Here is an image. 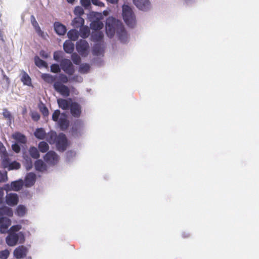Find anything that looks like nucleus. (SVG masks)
<instances>
[{
    "label": "nucleus",
    "instance_id": "56",
    "mask_svg": "<svg viewBox=\"0 0 259 259\" xmlns=\"http://www.w3.org/2000/svg\"><path fill=\"white\" fill-rule=\"evenodd\" d=\"M102 62V59L99 57L95 58L93 61V63L98 66H100L101 65Z\"/></svg>",
    "mask_w": 259,
    "mask_h": 259
},
{
    "label": "nucleus",
    "instance_id": "61",
    "mask_svg": "<svg viewBox=\"0 0 259 259\" xmlns=\"http://www.w3.org/2000/svg\"><path fill=\"white\" fill-rule=\"evenodd\" d=\"M13 121H14V117H12L11 118H10L9 119V118L7 119V125L10 126L12 124V122H13Z\"/></svg>",
    "mask_w": 259,
    "mask_h": 259
},
{
    "label": "nucleus",
    "instance_id": "22",
    "mask_svg": "<svg viewBox=\"0 0 259 259\" xmlns=\"http://www.w3.org/2000/svg\"><path fill=\"white\" fill-rule=\"evenodd\" d=\"M93 54L96 56H99L104 53V49L102 43H96L93 48Z\"/></svg>",
    "mask_w": 259,
    "mask_h": 259
},
{
    "label": "nucleus",
    "instance_id": "30",
    "mask_svg": "<svg viewBox=\"0 0 259 259\" xmlns=\"http://www.w3.org/2000/svg\"><path fill=\"white\" fill-rule=\"evenodd\" d=\"M84 23V19L81 17L77 16L72 21V25L74 27H81Z\"/></svg>",
    "mask_w": 259,
    "mask_h": 259
},
{
    "label": "nucleus",
    "instance_id": "45",
    "mask_svg": "<svg viewBox=\"0 0 259 259\" xmlns=\"http://www.w3.org/2000/svg\"><path fill=\"white\" fill-rule=\"evenodd\" d=\"M62 58L63 56L62 52L56 51L54 53L53 58L54 60L56 61L59 62L60 63L61 60L63 59Z\"/></svg>",
    "mask_w": 259,
    "mask_h": 259
},
{
    "label": "nucleus",
    "instance_id": "18",
    "mask_svg": "<svg viewBox=\"0 0 259 259\" xmlns=\"http://www.w3.org/2000/svg\"><path fill=\"white\" fill-rule=\"evenodd\" d=\"M55 32L60 36L65 34L67 32L66 27L59 22H56L54 24Z\"/></svg>",
    "mask_w": 259,
    "mask_h": 259
},
{
    "label": "nucleus",
    "instance_id": "20",
    "mask_svg": "<svg viewBox=\"0 0 259 259\" xmlns=\"http://www.w3.org/2000/svg\"><path fill=\"white\" fill-rule=\"evenodd\" d=\"M35 169L36 171L44 172L47 170L46 164L41 160L37 159L34 163Z\"/></svg>",
    "mask_w": 259,
    "mask_h": 259
},
{
    "label": "nucleus",
    "instance_id": "23",
    "mask_svg": "<svg viewBox=\"0 0 259 259\" xmlns=\"http://www.w3.org/2000/svg\"><path fill=\"white\" fill-rule=\"evenodd\" d=\"M64 51L68 54H71L74 50V44L69 40H66L63 44Z\"/></svg>",
    "mask_w": 259,
    "mask_h": 259
},
{
    "label": "nucleus",
    "instance_id": "8",
    "mask_svg": "<svg viewBox=\"0 0 259 259\" xmlns=\"http://www.w3.org/2000/svg\"><path fill=\"white\" fill-rule=\"evenodd\" d=\"M60 66L61 69L68 75L71 76L74 74L75 72L74 66L70 60L62 59L60 62Z\"/></svg>",
    "mask_w": 259,
    "mask_h": 259
},
{
    "label": "nucleus",
    "instance_id": "24",
    "mask_svg": "<svg viewBox=\"0 0 259 259\" xmlns=\"http://www.w3.org/2000/svg\"><path fill=\"white\" fill-rule=\"evenodd\" d=\"M41 78L48 83H52L55 82L56 80L58 78V76L52 75L49 73H43L41 75Z\"/></svg>",
    "mask_w": 259,
    "mask_h": 259
},
{
    "label": "nucleus",
    "instance_id": "5",
    "mask_svg": "<svg viewBox=\"0 0 259 259\" xmlns=\"http://www.w3.org/2000/svg\"><path fill=\"white\" fill-rule=\"evenodd\" d=\"M122 17L125 24L130 28H134L136 25V16L131 7L124 4L122 7Z\"/></svg>",
    "mask_w": 259,
    "mask_h": 259
},
{
    "label": "nucleus",
    "instance_id": "46",
    "mask_svg": "<svg viewBox=\"0 0 259 259\" xmlns=\"http://www.w3.org/2000/svg\"><path fill=\"white\" fill-rule=\"evenodd\" d=\"M66 160L68 162H70L73 157L75 156L76 153L72 150L68 151L66 152Z\"/></svg>",
    "mask_w": 259,
    "mask_h": 259
},
{
    "label": "nucleus",
    "instance_id": "1",
    "mask_svg": "<svg viewBox=\"0 0 259 259\" xmlns=\"http://www.w3.org/2000/svg\"><path fill=\"white\" fill-rule=\"evenodd\" d=\"M11 225V221L10 219V224L8 227L4 228L3 226L0 225V233L2 234L8 233L5 238L6 243L10 247L23 244L25 241V235L23 232L20 231L22 229L21 225H13L8 229Z\"/></svg>",
    "mask_w": 259,
    "mask_h": 259
},
{
    "label": "nucleus",
    "instance_id": "48",
    "mask_svg": "<svg viewBox=\"0 0 259 259\" xmlns=\"http://www.w3.org/2000/svg\"><path fill=\"white\" fill-rule=\"evenodd\" d=\"M12 150L16 153H18L20 152L21 149V144L15 142L12 145Z\"/></svg>",
    "mask_w": 259,
    "mask_h": 259
},
{
    "label": "nucleus",
    "instance_id": "25",
    "mask_svg": "<svg viewBox=\"0 0 259 259\" xmlns=\"http://www.w3.org/2000/svg\"><path fill=\"white\" fill-rule=\"evenodd\" d=\"M23 185L24 182L22 179L14 181L11 183L12 190L15 191H19L21 190Z\"/></svg>",
    "mask_w": 259,
    "mask_h": 259
},
{
    "label": "nucleus",
    "instance_id": "10",
    "mask_svg": "<svg viewBox=\"0 0 259 259\" xmlns=\"http://www.w3.org/2000/svg\"><path fill=\"white\" fill-rule=\"evenodd\" d=\"M54 90L61 95L65 97H68L70 96V90L66 85L60 82H55L53 84Z\"/></svg>",
    "mask_w": 259,
    "mask_h": 259
},
{
    "label": "nucleus",
    "instance_id": "62",
    "mask_svg": "<svg viewBox=\"0 0 259 259\" xmlns=\"http://www.w3.org/2000/svg\"><path fill=\"white\" fill-rule=\"evenodd\" d=\"M106 1L111 4H116L118 3L119 0H106Z\"/></svg>",
    "mask_w": 259,
    "mask_h": 259
},
{
    "label": "nucleus",
    "instance_id": "39",
    "mask_svg": "<svg viewBox=\"0 0 259 259\" xmlns=\"http://www.w3.org/2000/svg\"><path fill=\"white\" fill-rule=\"evenodd\" d=\"M38 108H39L40 111L41 112V113L42 114V115L44 116H48L49 115V110H48V108L46 107V106L44 103L41 102L38 105Z\"/></svg>",
    "mask_w": 259,
    "mask_h": 259
},
{
    "label": "nucleus",
    "instance_id": "47",
    "mask_svg": "<svg viewBox=\"0 0 259 259\" xmlns=\"http://www.w3.org/2000/svg\"><path fill=\"white\" fill-rule=\"evenodd\" d=\"M71 60L73 63L76 65H78L81 62V59L80 57L76 54H72L71 55Z\"/></svg>",
    "mask_w": 259,
    "mask_h": 259
},
{
    "label": "nucleus",
    "instance_id": "11",
    "mask_svg": "<svg viewBox=\"0 0 259 259\" xmlns=\"http://www.w3.org/2000/svg\"><path fill=\"white\" fill-rule=\"evenodd\" d=\"M55 144L58 151L60 152L64 151L68 146V140L65 135L63 133H60Z\"/></svg>",
    "mask_w": 259,
    "mask_h": 259
},
{
    "label": "nucleus",
    "instance_id": "59",
    "mask_svg": "<svg viewBox=\"0 0 259 259\" xmlns=\"http://www.w3.org/2000/svg\"><path fill=\"white\" fill-rule=\"evenodd\" d=\"M3 75V79L6 80V82L8 83L10 82V79L5 74H4V72L3 70H2Z\"/></svg>",
    "mask_w": 259,
    "mask_h": 259
},
{
    "label": "nucleus",
    "instance_id": "3",
    "mask_svg": "<svg viewBox=\"0 0 259 259\" xmlns=\"http://www.w3.org/2000/svg\"><path fill=\"white\" fill-rule=\"evenodd\" d=\"M4 192L3 189L0 187V225L4 228L8 227L10 224V219L8 217H12L13 211L11 208L5 205L4 204Z\"/></svg>",
    "mask_w": 259,
    "mask_h": 259
},
{
    "label": "nucleus",
    "instance_id": "42",
    "mask_svg": "<svg viewBox=\"0 0 259 259\" xmlns=\"http://www.w3.org/2000/svg\"><path fill=\"white\" fill-rule=\"evenodd\" d=\"M74 15L78 17H81L84 14V10L82 6H76L73 11Z\"/></svg>",
    "mask_w": 259,
    "mask_h": 259
},
{
    "label": "nucleus",
    "instance_id": "7",
    "mask_svg": "<svg viewBox=\"0 0 259 259\" xmlns=\"http://www.w3.org/2000/svg\"><path fill=\"white\" fill-rule=\"evenodd\" d=\"M89 43L84 39H80L76 43V49L82 56L86 57L89 53Z\"/></svg>",
    "mask_w": 259,
    "mask_h": 259
},
{
    "label": "nucleus",
    "instance_id": "38",
    "mask_svg": "<svg viewBox=\"0 0 259 259\" xmlns=\"http://www.w3.org/2000/svg\"><path fill=\"white\" fill-rule=\"evenodd\" d=\"M38 147L39 151L42 153L47 152L49 148L48 143L45 141L40 142L38 144Z\"/></svg>",
    "mask_w": 259,
    "mask_h": 259
},
{
    "label": "nucleus",
    "instance_id": "16",
    "mask_svg": "<svg viewBox=\"0 0 259 259\" xmlns=\"http://www.w3.org/2000/svg\"><path fill=\"white\" fill-rule=\"evenodd\" d=\"M71 115L74 117H78L80 116L81 110L80 105L75 102H71L70 103V107Z\"/></svg>",
    "mask_w": 259,
    "mask_h": 259
},
{
    "label": "nucleus",
    "instance_id": "14",
    "mask_svg": "<svg viewBox=\"0 0 259 259\" xmlns=\"http://www.w3.org/2000/svg\"><path fill=\"white\" fill-rule=\"evenodd\" d=\"M28 252V249L24 245H20L16 247L14 251V256L17 259H21L25 257Z\"/></svg>",
    "mask_w": 259,
    "mask_h": 259
},
{
    "label": "nucleus",
    "instance_id": "49",
    "mask_svg": "<svg viewBox=\"0 0 259 259\" xmlns=\"http://www.w3.org/2000/svg\"><path fill=\"white\" fill-rule=\"evenodd\" d=\"M10 255V251L8 249H5L0 251V258L7 259Z\"/></svg>",
    "mask_w": 259,
    "mask_h": 259
},
{
    "label": "nucleus",
    "instance_id": "57",
    "mask_svg": "<svg viewBox=\"0 0 259 259\" xmlns=\"http://www.w3.org/2000/svg\"><path fill=\"white\" fill-rule=\"evenodd\" d=\"M30 19H31V24H32V26H33V27H35L38 25V24L37 22L36 21V20L33 15H32L31 16Z\"/></svg>",
    "mask_w": 259,
    "mask_h": 259
},
{
    "label": "nucleus",
    "instance_id": "21",
    "mask_svg": "<svg viewBox=\"0 0 259 259\" xmlns=\"http://www.w3.org/2000/svg\"><path fill=\"white\" fill-rule=\"evenodd\" d=\"M45 139L50 144H53L57 141L58 135H57L56 132L51 131L50 132L46 134Z\"/></svg>",
    "mask_w": 259,
    "mask_h": 259
},
{
    "label": "nucleus",
    "instance_id": "64",
    "mask_svg": "<svg viewBox=\"0 0 259 259\" xmlns=\"http://www.w3.org/2000/svg\"><path fill=\"white\" fill-rule=\"evenodd\" d=\"M75 0H67V2L69 3V4H72L74 3V2H75Z\"/></svg>",
    "mask_w": 259,
    "mask_h": 259
},
{
    "label": "nucleus",
    "instance_id": "35",
    "mask_svg": "<svg viewBox=\"0 0 259 259\" xmlns=\"http://www.w3.org/2000/svg\"><path fill=\"white\" fill-rule=\"evenodd\" d=\"M29 152L31 157L34 159H37L40 156L38 150L34 146L30 147L29 150Z\"/></svg>",
    "mask_w": 259,
    "mask_h": 259
},
{
    "label": "nucleus",
    "instance_id": "54",
    "mask_svg": "<svg viewBox=\"0 0 259 259\" xmlns=\"http://www.w3.org/2000/svg\"><path fill=\"white\" fill-rule=\"evenodd\" d=\"M91 4H93L95 6H97L100 7L105 6L104 3L100 1L99 0H91Z\"/></svg>",
    "mask_w": 259,
    "mask_h": 259
},
{
    "label": "nucleus",
    "instance_id": "31",
    "mask_svg": "<svg viewBox=\"0 0 259 259\" xmlns=\"http://www.w3.org/2000/svg\"><path fill=\"white\" fill-rule=\"evenodd\" d=\"M24 164L27 170H30L33 167V162L31 158L27 155L24 156Z\"/></svg>",
    "mask_w": 259,
    "mask_h": 259
},
{
    "label": "nucleus",
    "instance_id": "4",
    "mask_svg": "<svg viewBox=\"0 0 259 259\" xmlns=\"http://www.w3.org/2000/svg\"><path fill=\"white\" fill-rule=\"evenodd\" d=\"M52 119L56 122L57 126L61 131H65L69 127L70 121L67 114L65 112L61 113L59 109L54 111L52 116Z\"/></svg>",
    "mask_w": 259,
    "mask_h": 259
},
{
    "label": "nucleus",
    "instance_id": "44",
    "mask_svg": "<svg viewBox=\"0 0 259 259\" xmlns=\"http://www.w3.org/2000/svg\"><path fill=\"white\" fill-rule=\"evenodd\" d=\"M89 30L86 28H81L80 29L79 35L83 38H85L88 37L89 35Z\"/></svg>",
    "mask_w": 259,
    "mask_h": 259
},
{
    "label": "nucleus",
    "instance_id": "6",
    "mask_svg": "<svg viewBox=\"0 0 259 259\" xmlns=\"http://www.w3.org/2000/svg\"><path fill=\"white\" fill-rule=\"evenodd\" d=\"M1 157L2 163L4 168H7L9 170L18 169L20 168L21 164L19 162L16 161H11L6 149L3 153Z\"/></svg>",
    "mask_w": 259,
    "mask_h": 259
},
{
    "label": "nucleus",
    "instance_id": "34",
    "mask_svg": "<svg viewBox=\"0 0 259 259\" xmlns=\"http://www.w3.org/2000/svg\"><path fill=\"white\" fill-rule=\"evenodd\" d=\"M27 209L23 205H19L16 210V214L19 217H23L26 213Z\"/></svg>",
    "mask_w": 259,
    "mask_h": 259
},
{
    "label": "nucleus",
    "instance_id": "60",
    "mask_svg": "<svg viewBox=\"0 0 259 259\" xmlns=\"http://www.w3.org/2000/svg\"><path fill=\"white\" fill-rule=\"evenodd\" d=\"M34 29H35V30L36 32L38 34H40V33H42V31H41V29H40V27L39 26V25H38L37 26H36V27H34Z\"/></svg>",
    "mask_w": 259,
    "mask_h": 259
},
{
    "label": "nucleus",
    "instance_id": "17",
    "mask_svg": "<svg viewBox=\"0 0 259 259\" xmlns=\"http://www.w3.org/2000/svg\"><path fill=\"white\" fill-rule=\"evenodd\" d=\"M36 179V176L34 172H29L25 176L24 185L26 187H31L34 184Z\"/></svg>",
    "mask_w": 259,
    "mask_h": 259
},
{
    "label": "nucleus",
    "instance_id": "58",
    "mask_svg": "<svg viewBox=\"0 0 259 259\" xmlns=\"http://www.w3.org/2000/svg\"><path fill=\"white\" fill-rule=\"evenodd\" d=\"M39 55L41 57L45 59H47L49 57V54L47 53H46L44 50L40 51Z\"/></svg>",
    "mask_w": 259,
    "mask_h": 259
},
{
    "label": "nucleus",
    "instance_id": "55",
    "mask_svg": "<svg viewBox=\"0 0 259 259\" xmlns=\"http://www.w3.org/2000/svg\"><path fill=\"white\" fill-rule=\"evenodd\" d=\"M2 188L3 189L4 191V190H5L7 193L9 191H13L12 188L11 187V184H6L4 185V186Z\"/></svg>",
    "mask_w": 259,
    "mask_h": 259
},
{
    "label": "nucleus",
    "instance_id": "63",
    "mask_svg": "<svg viewBox=\"0 0 259 259\" xmlns=\"http://www.w3.org/2000/svg\"><path fill=\"white\" fill-rule=\"evenodd\" d=\"M182 236L184 238H187V237H189L190 235L189 234H186L185 233H183L182 234Z\"/></svg>",
    "mask_w": 259,
    "mask_h": 259
},
{
    "label": "nucleus",
    "instance_id": "33",
    "mask_svg": "<svg viewBox=\"0 0 259 259\" xmlns=\"http://www.w3.org/2000/svg\"><path fill=\"white\" fill-rule=\"evenodd\" d=\"M21 80L24 85L28 86L31 85V79L28 74L25 71L22 73Z\"/></svg>",
    "mask_w": 259,
    "mask_h": 259
},
{
    "label": "nucleus",
    "instance_id": "9",
    "mask_svg": "<svg viewBox=\"0 0 259 259\" xmlns=\"http://www.w3.org/2000/svg\"><path fill=\"white\" fill-rule=\"evenodd\" d=\"M83 123L80 120L74 121L70 130L71 135L74 138H78L83 134Z\"/></svg>",
    "mask_w": 259,
    "mask_h": 259
},
{
    "label": "nucleus",
    "instance_id": "15",
    "mask_svg": "<svg viewBox=\"0 0 259 259\" xmlns=\"http://www.w3.org/2000/svg\"><path fill=\"white\" fill-rule=\"evenodd\" d=\"M19 201L18 195L16 193H7L5 197V202L7 204L10 206L16 205Z\"/></svg>",
    "mask_w": 259,
    "mask_h": 259
},
{
    "label": "nucleus",
    "instance_id": "26",
    "mask_svg": "<svg viewBox=\"0 0 259 259\" xmlns=\"http://www.w3.org/2000/svg\"><path fill=\"white\" fill-rule=\"evenodd\" d=\"M92 37L93 40L96 43H102V41L104 38V34L101 31H97L93 33Z\"/></svg>",
    "mask_w": 259,
    "mask_h": 259
},
{
    "label": "nucleus",
    "instance_id": "27",
    "mask_svg": "<svg viewBox=\"0 0 259 259\" xmlns=\"http://www.w3.org/2000/svg\"><path fill=\"white\" fill-rule=\"evenodd\" d=\"M46 133L43 128H37L34 133V136L39 140H44L46 137Z\"/></svg>",
    "mask_w": 259,
    "mask_h": 259
},
{
    "label": "nucleus",
    "instance_id": "43",
    "mask_svg": "<svg viewBox=\"0 0 259 259\" xmlns=\"http://www.w3.org/2000/svg\"><path fill=\"white\" fill-rule=\"evenodd\" d=\"M51 72L54 73H58L61 71V68L60 64L54 63L50 66Z\"/></svg>",
    "mask_w": 259,
    "mask_h": 259
},
{
    "label": "nucleus",
    "instance_id": "2",
    "mask_svg": "<svg viewBox=\"0 0 259 259\" xmlns=\"http://www.w3.org/2000/svg\"><path fill=\"white\" fill-rule=\"evenodd\" d=\"M105 29L106 33L109 38H112L116 32L121 42L125 43L127 41V33L121 21L112 17L108 18Z\"/></svg>",
    "mask_w": 259,
    "mask_h": 259
},
{
    "label": "nucleus",
    "instance_id": "13",
    "mask_svg": "<svg viewBox=\"0 0 259 259\" xmlns=\"http://www.w3.org/2000/svg\"><path fill=\"white\" fill-rule=\"evenodd\" d=\"M136 7L142 11H148L151 8V3L149 0H133Z\"/></svg>",
    "mask_w": 259,
    "mask_h": 259
},
{
    "label": "nucleus",
    "instance_id": "53",
    "mask_svg": "<svg viewBox=\"0 0 259 259\" xmlns=\"http://www.w3.org/2000/svg\"><path fill=\"white\" fill-rule=\"evenodd\" d=\"M83 80L82 77L78 75H74L70 77V81H74L78 82H81Z\"/></svg>",
    "mask_w": 259,
    "mask_h": 259
},
{
    "label": "nucleus",
    "instance_id": "51",
    "mask_svg": "<svg viewBox=\"0 0 259 259\" xmlns=\"http://www.w3.org/2000/svg\"><path fill=\"white\" fill-rule=\"evenodd\" d=\"M31 117L32 119L35 121H37L40 117L39 114L36 111L31 112Z\"/></svg>",
    "mask_w": 259,
    "mask_h": 259
},
{
    "label": "nucleus",
    "instance_id": "36",
    "mask_svg": "<svg viewBox=\"0 0 259 259\" xmlns=\"http://www.w3.org/2000/svg\"><path fill=\"white\" fill-rule=\"evenodd\" d=\"M91 66L88 63H82L79 65L78 71L81 73H87L89 72Z\"/></svg>",
    "mask_w": 259,
    "mask_h": 259
},
{
    "label": "nucleus",
    "instance_id": "32",
    "mask_svg": "<svg viewBox=\"0 0 259 259\" xmlns=\"http://www.w3.org/2000/svg\"><path fill=\"white\" fill-rule=\"evenodd\" d=\"M34 63L36 66L39 68L47 67L48 63L46 61L41 59L38 56H36L34 58Z\"/></svg>",
    "mask_w": 259,
    "mask_h": 259
},
{
    "label": "nucleus",
    "instance_id": "12",
    "mask_svg": "<svg viewBox=\"0 0 259 259\" xmlns=\"http://www.w3.org/2000/svg\"><path fill=\"white\" fill-rule=\"evenodd\" d=\"M59 156L54 151H49L44 156V160L49 164L55 165L59 161Z\"/></svg>",
    "mask_w": 259,
    "mask_h": 259
},
{
    "label": "nucleus",
    "instance_id": "40",
    "mask_svg": "<svg viewBox=\"0 0 259 259\" xmlns=\"http://www.w3.org/2000/svg\"><path fill=\"white\" fill-rule=\"evenodd\" d=\"M58 81L57 82H60L62 83H67L70 81V77H68L64 74L60 73L58 76Z\"/></svg>",
    "mask_w": 259,
    "mask_h": 259
},
{
    "label": "nucleus",
    "instance_id": "37",
    "mask_svg": "<svg viewBox=\"0 0 259 259\" xmlns=\"http://www.w3.org/2000/svg\"><path fill=\"white\" fill-rule=\"evenodd\" d=\"M103 22L100 21H94L91 24V28L95 30H100L103 28Z\"/></svg>",
    "mask_w": 259,
    "mask_h": 259
},
{
    "label": "nucleus",
    "instance_id": "19",
    "mask_svg": "<svg viewBox=\"0 0 259 259\" xmlns=\"http://www.w3.org/2000/svg\"><path fill=\"white\" fill-rule=\"evenodd\" d=\"M12 137L16 141L15 142H18L21 145L26 144L27 142L26 136L19 132L15 133Z\"/></svg>",
    "mask_w": 259,
    "mask_h": 259
},
{
    "label": "nucleus",
    "instance_id": "28",
    "mask_svg": "<svg viewBox=\"0 0 259 259\" xmlns=\"http://www.w3.org/2000/svg\"><path fill=\"white\" fill-rule=\"evenodd\" d=\"M57 103L59 108L63 110L68 109L70 107V103H69L66 100L64 99H58Z\"/></svg>",
    "mask_w": 259,
    "mask_h": 259
},
{
    "label": "nucleus",
    "instance_id": "50",
    "mask_svg": "<svg viewBox=\"0 0 259 259\" xmlns=\"http://www.w3.org/2000/svg\"><path fill=\"white\" fill-rule=\"evenodd\" d=\"M8 178L7 172H2L0 171V183L5 182L8 181Z\"/></svg>",
    "mask_w": 259,
    "mask_h": 259
},
{
    "label": "nucleus",
    "instance_id": "29",
    "mask_svg": "<svg viewBox=\"0 0 259 259\" xmlns=\"http://www.w3.org/2000/svg\"><path fill=\"white\" fill-rule=\"evenodd\" d=\"M79 36V31L74 29H71L67 32V36L72 41L77 40Z\"/></svg>",
    "mask_w": 259,
    "mask_h": 259
},
{
    "label": "nucleus",
    "instance_id": "41",
    "mask_svg": "<svg viewBox=\"0 0 259 259\" xmlns=\"http://www.w3.org/2000/svg\"><path fill=\"white\" fill-rule=\"evenodd\" d=\"M80 3L85 10H90L92 8L91 0H80Z\"/></svg>",
    "mask_w": 259,
    "mask_h": 259
},
{
    "label": "nucleus",
    "instance_id": "52",
    "mask_svg": "<svg viewBox=\"0 0 259 259\" xmlns=\"http://www.w3.org/2000/svg\"><path fill=\"white\" fill-rule=\"evenodd\" d=\"M3 115L4 116V117L6 119H9L10 118H11L13 117L11 113L6 108H4L3 109Z\"/></svg>",
    "mask_w": 259,
    "mask_h": 259
}]
</instances>
